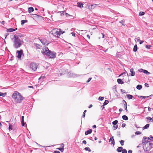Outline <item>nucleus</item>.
<instances>
[{"label": "nucleus", "mask_w": 153, "mask_h": 153, "mask_svg": "<svg viewBox=\"0 0 153 153\" xmlns=\"http://www.w3.org/2000/svg\"><path fill=\"white\" fill-rule=\"evenodd\" d=\"M9 129L10 131L12 129V126L11 124H9Z\"/></svg>", "instance_id": "35"}, {"label": "nucleus", "mask_w": 153, "mask_h": 153, "mask_svg": "<svg viewBox=\"0 0 153 153\" xmlns=\"http://www.w3.org/2000/svg\"><path fill=\"white\" fill-rule=\"evenodd\" d=\"M12 97L14 102L16 103H21L22 101L25 99V98L18 91H15L13 93Z\"/></svg>", "instance_id": "2"}, {"label": "nucleus", "mask_w": 153, "mask_h": 153, "mask_svg": "<svg viewBox=\"0 0 153 153\" xmlns=\"http://www.w3.org/2000/svg\"><path fill=\"white\" fill-rule=\"evenodd\" d=\"M122 118L123 120H128V117L126 115H124L123 116Z\"/></svg>", "instance_id": "20"}, {"label": "nucleus", "mask_w": 153, "mask_h": 153, "mask_svg": "<svg viewBox=\"0 0 153 153\" xmlns=\"http://www.w3.org/2000/svg\"><path fill=\"white\" fill-rule=\"evenodd\" d=\"M142 142L144 150L149 152L152 148V143H150L149 137H144L142 139Z\"/></svg>", "instance_id": "1"}, {"label": "nucleus", "mask_w": 153, "mask_h": 153, "mask_svg": "<svg viewBox=\"0 0 153 153\" xmlns=\"http://www.w3.org/2000/svg\"><path fill=\"white\" fill-rule=\"evenodd\" d=\"M101 34L102 35V38H105V35L104 33H101Z\"/></svg>", "instance_id": "58"}, {"label": "nucleus", "mask_w": 153, "mask_h": 153, "mask_svg": "<svg viewBox=\"0 0 153 153\" xmlns=\"http://www.w3.org/2000/svg\"><path fill=\"white\" fill-rule=\"evenodd\" d=\"M145 14V13L143 12H140L139 13V16H143Z\"/></svg>", "instance_id": "30"}, {"label": "nucleus", "mask_w": 153, "mask_h": 153, "mask_svg": "<svg viewBox=\"0 0 153 153\" xmlns=\"http://www.w3.org/2000/svg\"><path fill=\"white\" fill-rule=\"evenodd\" d=\"M144 73L145 74L147 75H149L150 74V73L148 71L146 70H143Z\"/></svg>", "instance_id": "26"}, {"label": "nucleus", "mask_w": 153, "mask_h": 153, "mask_svg": "<svg viewBox=\"0 0 153 153\" xmlns=\"http://www.w3.org/2000/svg\"><path fill=\"white\" fill-rule=\"evenodd\" d=\"M84 150L86 151H88L89 152H91V150L89 147H86L84 149Z\"/></svg>", "instance_id": "32"}, {"label": "nucleus", "mask_w": 153, "mask_h": 153, "mask_svg": "<svg viewBox=\"0 0 153 153\" xmlns=\"http://www.w3.org/2000/svg\"><path fill=\"white\" fill-rule=\"evenodd\" d=\"M34 10L33 8L32 7H30L28 8V12L30 13Z\"/></svg>", "instance_id": "15"}, {"label": "nucleus", "mask_w": 153, "mask_h": 153, "mask_svg": "<svg viewBox=\"0 0 153 153\" xmlns=\"http://www.w3.org/2000/svg\"><path fill=\"white\" fill-rule=\"evenodd\" d=\"M45 78V76H41L39 78V79H44Z\"/></svg>", "instance_id": "45"}, {"label": "nucleus", "mask_w": 153, "mask_h": 153, "mask_svg": "<svg viewBox=\"0 0 153 153\" xmlns=\"http://www.w3.org/2000/svg\"><path fill=\"white\" fill-rule=\"evenodd\" d=\"M24 116H22V120L21 121H24Z\"/></svg>", "instance_id": "57"}, {"label": "nucleus", "mask_w": 153, "mask_h": 153, "mask_svg": "<svg viewBox=\"0 0 153 153\" xmlns=\"http://www.w3.org/2000/svg\"><path fill=\"white\" fill-rule=\"evenodd\" d=\"M120 143L121 146H123L124 144V141L123 140H121L120 141Z\"/></svg>", "instance_id": "36"}, {"label": "nucleus", "mask_w": 153, "mask_h": 153, "mask_svg": "<svg viewBox=\"0 0 153 153\" xmlns=\"http://www.w3.org/2000/svg\"><path fill=\"white\" fill-rule=\"evenodd\" d=\"M36 46L37 47L39 48V45L37 44H36Z\"/></svg>", "instance_id": "60"}, {"label": "nucleus", "mask_w": 153, "mask_h": 153, "mask_svg": "<svg viewBox=\"0 0 153 153\" xmlns=\"http://www.w3.org/2000/svg\"><path fill=\"white\" fill-rule=\"evenodd\" d=\"M92 78H89L88 79V80L86 82H89L91 79Z\"/></svg>", "instance_id": "49"}, {"label": "nucleus", "mask_w": 153, "mask_h": 153, "mask_svg": "<svg viewBox=\"0 0 153 153\" xmlns=\"http://www.w3.org/2000/svg\"><path fill=\"white\" fill-rule=\"evenodd\" d=\"M126 97L129 100L132 99L134 98L133 96L131 94H127L126 95Z\"/></svg>", "instance_id": "14"}, {"label": "nucleus", "mask_w": 153, "mask_h": 153, "mask_svg": "<svg viewBox=\"0 0 153 153\" xmlns=\"http://www.w3.org/2000/svg\"><path fill=\"white\" fill-rule=\"evenodd\" d=\"M118 121L117 120H115L112 122V124L114 125H117V124L118 123Z\"/></svg>", "instance_id": "28"}, {"label": "nucleus", "mask_w": 153, "mask_h": 153, "mask_svg": "<svg viewBox=\"0 0 153 153\" xmlns=\"http://www.w3.org/2000/svg\"><path fill=\"white\" fill-rule=\"evenodd\" d=\"M122 151V153H127V150L125 149H123Z\"/></svg>", "instance_id": "42"}, {"label": "nucleus", "mask_w": 153, "mask_h": 153, "mask_svg": "<svg viewBox=\"0 0 153 153\" xmlns=\"http://www.w3.org/2000/svg\"><path fill=\"white\" fill-rule=\"evenodd\" d=\"M151 46L149 45H147L146 46V48L148 49H150Z\"/></svg>", "instance_id": "33"}, {"label": "nucleus", "mask_w": 153, "mask_h": 153, "mask_svg": "<svg viewBox=\"0 0 153 153\" xmlns=\"http://www.w3.org/2000/svg\"><path fill=\"white\" fill-rule=\"evenodd\" d=\"M65 15L68 17V16H71V15H70L69 14L67 13H65Z\"/></svg>", "instance_id": "54"}, {"label": "nucleus", "mask_w": 153, "mask_h": 153, "mask_svg": "<svg viewBox=\"0 0 153 153\" xmlns=\"http://www.w3.org/2000/svg\"><path fill=\"white\" fill-rule=\"evenodd\" d=\"M60 31H56V32L55 33V34L57 36H59L60 35L62 34L63 33H60Z\"/></svg>", "instance_id": "17"}, {"label": "nucleus", "mask_w": 153, "mask_h": 153, "mask_svg": "<svg viewBox=\"0 0 153 153\" xmlns=\"http://www.w3.org/2000/svg\"><path fill=\"white\" fill-rule=\"evenodd\" d=\"M27 22V20H22L21 21V25H23L25 23H26Z\"/></svg>", "instance_id": "25"}, {"label": "nucleus", "mask_w": 153, "mask_h": 153, "mask_svg": "<svg viewBox=\"0 0 153 153\" xmlns=\"http://www.w3.org/2000/svg\"><path fill=\"white\" fill-rule=\"evenodd\" d=\"M50 51L48 47H45L42 51V53L43 55L47 56Z\"/></svg>", "instance_id": "6"}, {"label": "nucleus", "mask_w": 153, "mask_h": 153, "mask_svg": "<svg viewBox=\"0 0 153 153\" xmlns=\"http://www.w3.org/2000/svg\"><path fill=\"white\" fill-rule=\"evenodd\" d=\"M118 128V125H116L113 126V128L114 130H116Z\"/></svg>", "instance_id": "31"}, {"label": "nucleus", "mask_w": 153, "mask_h": 153, "mask_svg": "<svg viewBox=\"0 0 153 153\" xmlns=\"http://www.w3.org/2000/svg\"><path fill=\"white\" fill-rule=\"evenodd\" d=\"M17 28H16L15 29H13L12 28H10L7 29V32H12L13 31H15L17 30Z\"/></svg>", "instance_id": "10"}, {"label": "nucleus", "mask_w": 153, "mask_h": 153, "mask_svg": "<svg viewBox=\"0 0 153 153\" xmlns=\"http://www.w3.org/2000/svg\"><path fill=\"white\" fill-rule=\"evenodd\" d=\"M141 132L140 131H137L135 132V134L136 135H139L141 134Z\"/></svg>", "instance_id": "40"}, {"label": "nucleus", "mask_w": 153, "mask_h": 153, "mask_svg": "<svg viewBox=\"0 0 153 153\" xmlns=\"http://www.w3.org/2000/svg\"><path fill=\"white\" fill-rule=\"evenodd\" d=\"M137 47L136 44L134 46L133 51L134 52H135L137 51Z\"/></svg>", "instance_id": "19"}, {"label": "nucleus", "mask_w": 153, "mask_h": 153, "mask_svg": "<svg viewBox=\"0 0 153 153\" xmlns=\"http://www.w3.org/2000/svg\"><path fill=\"white\" fill-rule=\"evenodd\" d=\"M123 147H118L117 149V151L118 152H121L123 150Z\"/></svg>", "instance_id": "18"}, {"label": "nucleus", "mask_w": 153, "mask_h": 153, "mask_svg": "<svg viewBox=\"0 0 153 153\" xmlns=\"http://www.w3.org/2000/svg\"><path fill=\"white\" fill-rule=\"evenodd\" d=\"M146 119H147L148 120H152V122H153V116L152 118H151V117H146Z\"/></svg>", "instance_id": "27"}, {"label": "nucleus", "mask_w": 153, "mask_h": 153, "mask_svg": "<svg viewBox=\"0 0 153 153\" xmlns=\"http://www.w3.org/2000/svg\"><path fill=\"white\" fill-rule=\"evenodd\" d=\"M126 126V124H125V123H123L122 124V127H125Z\"/></svg>", "instance_id": "52"}, {"label": "nucleus", "mask_w": 153, "mask_h": 153, "mask_svg": "<svg viewBox=\"0 0 153 153\" xmlns=\"http://www.w3.org/2000/svg\"><path fill=\"white\" fill-rule=\"evenodd\" d=\"M82 143L83 144H86V141L85 140H83L82 141Z\"/></svg>", "instance_id": "55"}, {"label": "nucleus", "mask_w": 153, "mask_h": 153, "mask_svg": "<svg viewBox=\"0 0 153 153\" xmlns=\"http://www.w3.org/2000/svg\"><path fill=\"white\" fill-rule=\"evenodd\" d=\"M92 130L91 129H89V130L86 131L85 132V134L87 135L88 134H90L92 133Z\"/></svg>", "instance_id": "13"}, {"label": "nucleus", "mask_w": 153, "mask_h": 153, "mask_svg": "<svg viewBox=\"0 0 153 153\" xmlns=\"http://www.w3.org/2000/svg\"><path fill=\"white\" fill-rule=\"evenodd\" d=\"M57 149L59 150L61 152H63V151L64 150V149L62 147V148H58Z\"/></svg>", "instance_id": "37"}, {"label": "nucleus", "mask_w": 153, "mask_h": 153, "mask_svg": "<svg viewBox=\"0 0 153 153\" xmlns=\"http://www.w3.org/2000/svg\"><path fill=\"white\" fill-rule=\"evenodd\" d=\"M124 107L125 110L126 111H127V103H126V104H124Z\"/></svg>", "instance_id": "39"}, {"label": "nucleus", "mask_w": 153, "mask_h": 153, "mask_svg": "<svg viewBox=\"0 0 153 153\" xmlns=\"http://www.w3.org/2000/svg\"><path fill=\"white\" fill-rule=\"evenodd\" d=\"M86 111H87L86 110H85L84 111V112H83V114H82V117L83 118L85 117V113L86 112Z\"/></svg>", "instance_id": "38"}, {"label": "nucleus", "mask_w": 153, "mask_h": 153, "mask_svg": "<svg viewBox=\"0 0 153 153\" xmlns=\"http://www.w3.org/2000/svg\"><path fill=\"white\" fill-rule=\"evenodd\" d=\"M98 100L102 101L104 100V97H100L98 98Z\"/></svg>", "instance_id": "41"}, {"label": "nucleus", "mask_w": 153, "mask_h": 153, "mask_svg": "<svg viewBox=\"0 0 153 153\" xmlns=\"http://www.w3.org/2000/svg\"><path fill=\"white\" fill-rule=\"evenodd\" d=\"M136 40L137 42H139V41H140V38L139 37H138L137 38H136Z\"/></svg>", "instance_id": "47"}, {"label": "nucleus", "mask_w": 153, "mask_h": 153, "mask_svg": "<svg viewBox=\"0 0 153 153\" xmlns=\"http://www.w3.org/2000/svg\"><path fill=\"white\" fill-rule=\"evenodd\" d=\"M111 141V144L112 145L113 144L114 146V145L115 143L113 137H112L110 138L109 140V142H110Z\"/></svg>", "instance_id": "12"}, {"label": "nucleus", "mask_w": 153, "mask_h": 153, "mask_svg": "<svg viewBox=\"0 0 153 153\" xmlns=\"http://www.w3.org/2000/svg\"><path fill=\"white\" fill-rule=\"evenodd\" d=\"M121 91L122 93H125V91L124 90H123V89H121Z\"/></svg>", "instance_id": "63"}, {"label": "nucleus", "mask_w": 153, "mask_h": 153, "mask_svg": "<svg viewBox=\"0 0 153 153\" xmlns=\"http://www.w3.org/2000/svg\"><path fill=\"white\" fill-rule=\"evenodd\" d=\"M14 40L13 46L14 48L17 49L19 48L22 45V41L18 36L14 35Z\"/></svg>", "instance_id": "3"}, {"label": "nucleus", "mask_w": 153, "mask_h": 153, "mask_svg": "<svg viewBox=\"0 0 153 153\" xmlns=\"http://www.w3.org/2000/svg\"><path fill=\"white\" fill-rule=\"evenodd\" d=\"M119 22L122 24L123 25H125L124 24V21L123 20L121 21H120Z\"/></svg>", "instance_id": "46"}, {"label": "nucleus", "mask_w": 153, "mask_h": 153, "mask_svg": "<svg viewBox=\"0 0 153 153\" xmlns=\"http://www.w3.org/2000/svg\"><path fill=\"white\" fill-rule=\"evenodd\" d=\"M16 53L18 54L17 56V57L19 59H20L21 58L22 55H23V51L22 50L17 51H16Z\"/></svg>", "instance_id": "7"}, {"label": "nucleus", "mask_w": 153, "mask_h": 153, "mask_svg": "<svg viewBox=\"0 0 153 153\" xmlns=\"http://www.w3.org/2000/svg\"><path fill=\"white\" fill-rule=\"evenodd\" d=\"M40 40L43 45H48V43L45 39H42Z\"/></svg>", "instance_id": "8"}, {"label": "nucleus", "mask_w": 153, "mask_h": 153, "mask_svg": "<svg viewBox=\"0 0 153 153\" xmlns=\"http://www.w3.org/2000/svg\"><path fill=\"white\" fill-rule=\"evenodd\" d=\"M5 23V21H3L1 22V23L3 25H4Z\"/></svg>", "instance_id": "62"}, {"label": "nucleus", "mask_w": 153, "mask_h": 153, "mask_svg": "<svg viewBox=\"0 0 153 153\" xmlns=\"http://www.w3.org/2000/svg\"><path fill=\"white\" fill-rule=\"evenodd\" d=\"M47 56L49 58H54L56 57V53L54 52L50 51Z\"/></svg>", "instance_id": "5"}, {"label": "nucleus", "mask_w": 153, "mask_h": 153, "mask_svg": "<svg viewBox=\"0 0 153 153\" xmlns=\"http://www.w3.org/2000/svg\"><path fill=\"white\" fill-rule=\"evenodd\" d=\"M65 13V12L64 11H61L60 12V15L61 16L64 15V13Z\"/></svg>", "instance_id": "44"}, {"label": "nucleus", "mask_w": 153, "mask_h": 153, "mask_svg": "<svg viewBox=\"0 0 153 153\" xmlns=\"http://www.w3.org/2000/svg\"><path fill=\"white\" fill-rule=\"evenodd\" d=\"M145 85L146 87H149V85L148 84H147V83H145Z\"/></svg>", "instance_id": "50"}, {"label": "nucleus", "mask_w": 153, "mask_h": 153, "mask_svg": "<svg viewBox=\"0 0 153 153\" xmlns=\"http://www.w3.org/2000/svg\"><path fill=\"white\" fill-rule=\"evenodd\" d=\"M92 106H93L91 104L89 105V106L88 107V108H91L92 107Z\"/></svg>", "instance_id": "64"}, {"label": "nucleus", "mask_w": 153, "mask_h": 153, "mask_svg": "<svg viewBox=\"0 0 153 153\" xmlns=\"http://www.w3.org/2000/svg\"><path fill=\"white\" fill-rule=\"evenodd\" d=\"M132 151L131 150H129L128 151V153H132Z\"/></svg>", "instance_id": "59"}, {"label": "nucleus", "mask_w": 153, "mask_h": 153, "mask_svg": "<svg viewBox=\"0 0 153 153\" xmlns=\"http://www.w3.org/2000/svg\"><path fill=\"white\" fill-rule=\"evenodd\" d=\"M9 34L8 33H6L5 34L4 36H5V38L7 37V36Z\"/></svg>", "instance_id": "61"}, {"label": "nucleus", "mask_w": 153, "mask_h": 153, "mask_svg": "<svg viewBox=\"0 0 153 153\" xmlns=\"http://www.w3.org/2000/svg\"><path fill=\"white\" fill-rule=\"evenodd\" d=\"M77 5L78 7H83V4L81 2H78L77 3Z\"/></svg>", "instance_id": "21"}, {"label": "nucleus", "mask_w": 153, "mask_h": 153, "mask_svg": "<svg viewBox=\"0 0 153 153\" xmlns=\"http://www.w3.org/2000/svg\"><path fill=\"white\" fill-rule=\"evenodd\" d=\"M144 42V41H141V40H140V41H139V43L140 44H142V43H143Z\"/></svg>", "instance_id": "51"}, {"label": "nucleus", "mask_w": 153, "mask_h": 153, "mask_svg": "<svg viewBox=\"0 0 153 153\" xmlns=\"http://www.w3.org/2000/svg\"><path fill=\"white\" fill-rule=\"evenodd\" d=\"M142 86L141 85H138L136 87V88L138 90H140L142 89Z\"/></svg>", "instance_id": "24"}, {"label": "nucleus", "mask_w": 153, "mask_h": 153, "mask_svg": "<svg viewBox=\"0 0 153 153\" xmlns=\"http://www.w3.org/2000/svg\"><path fill=\"white\" fill-rule=\"evenodd\" d=\"M71 34L72 35V36H75V34L74 33L72 32Z\"/></svg>", "instance_id": "56"}, {"label": "nucleus", "mask_w": 153, "mask_h": 153, "mask_svg": "<svg viewBox=\"0 0 153 153\" xmlns=\"http://www.w3.org/2000/svg\"><path fill=\"white\" fill-rule=\"evenodd\" d=\"M149 140L150 141H153V137H152V135H150L149 136Z\"/></svg>", "instance_id": "34"}, {"label": "nucleus", "mask_w": 153, "mask_h": 153, "mask_svg": "<svg viewBox=\"0 0 153 153\" xmlns=\"http://www.w3.org/2000/svg\"><path fill=\"white\" fill-rule=\"evenodd\" d=\"M53 153H60V152L58 151H55Z\"/></svg>", "instance_id": "53"}, {"label": "nucleus", "mask_w": 153, "mask_h": 153, "mask_svg": "<svg viewBox=\"0 0 153 153\" xmlns=\"http://www.w3.org/2000/svg\"><path fill=\"white\" fill-rule=\"evenodd\" d=\"M108 101L107 100H105L104 102L103 103V105H107L108 103Z\"/></svg>", "instance_id": "29"}, {"label": "nucleus", "mask_w": 153, "mask_h": 153, "mask_svg": "<svg viewBox=\"0 0 153 153\" xmlns=\"http://www.w3.org/2000/svg\"><path fill=\"white\" fill-rule=\"evenodd\" d=\"M21 124L22 126H24L25 125V123L24 121H21Z\"/></svg>", "instance_id": "48"}, {"label": "nucleus", "mask_w": 153, "mask_h": 153, "mask_svg": "<svg viewBox=\"0 0 153 153\" xmlns=\"http://www.w3.org/2000/svg\"><path fill=\"white\" fill-rule=\"evenodd\" d=\"M7 93H2L0 92V96H2L3 97H4L7 94Z\"/></svg>", "instance_id": "23"}, {"label": "nucleus", "mask_w": 153, "mask_h": 153, "mask_svg": "<svg viewBox=\"0 0 153 153\" xmlns=\"http://www.w3.org/2000/svg\"><path fill=\"white\" fill-rule=\"evenodd\" d=\"M149 124H147L143 128V129L144 130L145 129H147L149 128Z\"/></svg>", "instance_id": "22"}, {"label": "nucleus", "mask_w": 153, "mask_h": 153, "mask_svg": "<svg viewBox=\"0 0 153 153\" xmlns=\"http://www.w3.org/2000/svg\"><path fill=\"white\" fill-rule=\"evenodd\" d=\"M130 72L131 73H129V76H134L135 75V72L134 71V69L133 68H131L130 69Z\"/></svg>", "instance_id": "9"}, {"label": "nucleus", "mask_w": 153, "mask_h": 153, "mask_svg": "<svg viewBox=\"0 0 153 153\" xmlns=\"http://www.w3.org/2000/svg\"><path fill=\"white\" fill-rule=\"evenodd\" d=\"M117 82L120 84H123L124 83V82L122 81V80L120 79H117Z\"/></svg>", "instance_id": "16"}, {"label": "nucleus", "mask_w": 153, "mask_h": 153, "mask_svg": "<svg viewBox=\"0 0 153 153\" xmlns=\"http://www.w3.org/2000/svg\"><path fill=\"white\" fill-rule=\"evenodd\" d=\"M138 97L139 98H142L145 99V98H146V97L143 96H138Z\"/></svg>", "instance_id": "43"}, {"label": "nucleus", "mask_w": 153, "mask_h": 153, "mask_svg": "<svg viewBox=\"0 0 153 153\" xmlns=\"http://www.w3.org/2000/svg\"><path fill=\"white\" fill-rule=\"evenodd\" d=\"M97 5V4H91L90 5H89L88 6V8L89 9H94Z\"/></svg>", "instance_id": "11"}, {"label": "nucleus", "mask_w": 153, "mask_h": 153, "mask_svg": "<svg viewBox=\"0 0 153 153\" xmlns=\"http://www.w3.org/2000/svg\"><path fill=\"white\" fill-rule=\"evenodd\" d=\"M39 65L36 63L32 62L30 64V68L33 71H35Z\"/></svg>", "instance_id": "4"}]
</instances>
